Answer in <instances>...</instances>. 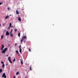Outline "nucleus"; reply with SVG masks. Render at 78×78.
Masks as SVG:
<instances>
[{
    "mask_svg": "<svg viewBox=\"0 0 78 78\" xmlns=\"http://www.w3.org/2000/svg\"><path fill=\"white\" fill-rule=\"evenodd\" d=\"M8 59L9 61V62L11 64H12V62H11V57H9L8 58Z\"/></svg>",
    "mask_w": 78,
    "mask_h": 78,
    "instance_id": "f257e3e1",
    "label": "nucleus"
},
{
    "mask_svg": "<svg viewBox=\"0 0 78 78\" xmlns=\"http://www.w3.org/2000/svg\"><path fill=\"white\" fill-rule=\"evenodd\" d=\"M2 77H4V78H6V74H5V73H4L2 75Z\"/></svg>",
    "mask_w": 78,
    "mask_h": 78,
    "instance_id": "f03ea898",
    "label": "nucleus"
},
{
    "mask_svg": "<svg viewBox=\"0 0 78 78\" xmlns=\"http://www.w3.org/2000/svg\"><path fill=\"white\" fill-rule=\"evenodd\" d=\"M4 44L2 45L1 48V50H3V49L4 48Z\"/></svg>",
    "mask_w": 78,
    "mask_h": 78,
    "instance_id": "7ed1b4c3",
    "label": "nucleus"
},
{
    "mask_svg": "<svg viewBox=\"0 0 78 78\" xmlns=\"http://www.w3.org/2000/svg\"><path fill=\"white\" fill-rule=\"evenodd\" d=\"M6 36H9V33L8 32V31L6 32Z\"/></svg>",
    "mask_w": 78,
    "mask_h": 78,
    "instance_id": "20e7f679",
    "label": "nucleus"
},
{
    "mask_svg": "<svg viewBox=\"0 0 78 78\" xmlns=\"http://www.w3.org/2000/svg\"><path fill=\"white\" fill-rule=\"evenodd\" d=\"M6 52V51L5 50H3L2 51V53H5Z\"/></svg>",
    "mask_w": 78,
    "mask_h": 78,
    "instance_id": "39448f33",
    "label": "nucleus"
},
{
    "mask_svg": "<svg viewBox=\"0 0 78 78\" xmlns=\"http://www.w3.org/2000/svg\"><path fill=\"white\" fill-rule=\"evenodd\" d=\"M18 20H19V21H20V22L21 21V18H20V17H19Z\"/></svg>",
    "mask_w": 78,
    "mask_h": 78,
    "instance_id": "423d86ee",
    "label": "nucleus"
},
{
    "mask_svg": "<svg viewBox=\"0 0 78 78\" xmlns=\"http://www.w3.org/2000/svg\"><path fill=\"white\" fill-rule=\"evenodd\" d=\"M16 14H19V11H18V10H17L16 11Z\"/></svg>",
    "mask_w": 78,
    "mask_h": 78,
    "instance_id": "0eeeda50",
    "label": "nucleus"
},
{
    "mask_svg": "<svg viewBox=\"0 0 78 78\" xmlns=\"http://www.w3.org/2000/svg\"><path fill=\"white\" fill-rule=\"evenodd\" d=\"M23 39H27V36H23Z\"/></svg>",
    "mask_w": 78,
    "mask_h": 78,
    "instance_id": "6e6552de",
    "label": "nucleus"
},
{
    "mask_svg": "<svg viewBox=\"0 0 78 78\" xmlns=\"http://www.w3.org/2000/svg\"><path fill=\"white\" fill-rule=\"evenodd\" d=\"M18 36L19 37H20V32H19V33L18 34Z\"/></svg>",
    "mask_w": 78,
    "mask_h": 78,
    "instance_id": "1a4fd4ad",
    "label": "nucleus"
},
{
    "mask_svg": "<svg viewBox=\"0 0 78 78\" xmlns=\"http://www.w3.org/2000/svg\"><path fill=\"white\" fill-rule=\"evenodd\" d=\"M19 72L18 71L16 73V75H19Z\"/></svg>",
    "mask_w": 78,
    "mask_h": 78,
    "instance_id": "9d476101",
    "label": "nucleus"
},
{
    "mask_svg": "<svg viewBox=\"0 0 78 78\" xmlns=\"http://www.w3.org/2000/svg\"><path fill=\"white\" fill-rule=\"evenodd\" d=\"M4 50H5V51H7V50H8V48H5Z\"/></svg>",
    "mask_w": 78,
    "mask_h": 78,
    "instance_id": "9b49d317",
    "label": "nucleus"
},
{
    "mask_svg": "<svg viewBox=\"0 0 78 78\" xmlns=\"http://www.w3.org/2000/svg\"><path fill=\"white\" fill-rule=\"evenodd\" d=\"M4 67H5V64H3L2 65V68H3Z\"/></svg>",
    "mask_w": 78,
    "mask_h": 78,
    "instance_id": "f8f14e48",
    "label": "nucleus"
},
{
    "mask_svg": "<svg viewBox=\"0 0 78 78\" xmlns=\"http://www.w3.org/2000/svg\"><path fill=\"white\" fill-rule=\"evenodd\" d=\"M9 17V16H7L5 18V19H8V18Z\"/></svg>",
    "mask_w": 78,
    "mask_h": 78,
    "instance_id": "ddd939ff",
    "label": "nucleus"
},
{
    "mask_svg": "<svg viewBox=\"0 0 78 78\" xmlns=\"http://www.w3.org/2000/svg\"><path fill=\"white\" fill-rule=\"evenodd\" d=\"M3 37H4V36L3 35H2L1 36V39H3Z\"/></svg>",
    "mask_w": 78,
    "mask_h": 78,
    "instance_id": "4468645a",
    "label": "nucleus"
},
{
    "mask_svg": "<svg viewBox=\"0 0 78 78\" xmlns=\"http://www.w3.org/2000/svg\"><path fill=\"white\" fill-rule=\"evenodd\" d=\"M30 70L31 71L32 70V68H31V66H30Z\"/></svg>",
    "mask_w": 78,
    "mask_h": 78,
    "instance_id": "2eb2a0df",
    "label": "nucleus"
},
{
    "mask_svg": "<svg viewBox=\"0 0 78 78\" xmlns=\"http://www.w3.org/2000/svg\"><path fill=\"white\" fill-rule=\"evenodd\" d=\"M23 41V38L22 39L20 40L21 42H22Z\"/></svg>",
    "mask_w": 78,
    "mask_h": 78,
    "instance_id": "dca6fc26",
    "label": "nucleus"
},
{
    "mask_svg": "<svg viewBox=\"0 0 78 78\" xmlns=\"http://www.w3.org/2000/svg\"><path fill=\"white\" fill-rule=\"evenodd\" d=\"M20 52L21 53H22V49L20 48Z\"/></svg>",
    "mask_w": 78,
    "mask_h": 78,
    "instance_id": "f3484780",
    "label": "nucleus"
},
{
    "mask_svg": "<svg viewBox=\"0 0 78 78\" xmlns=\"http://www.w3.org/2000/svg\"><path fill=\"white\" fill-rule=\"evenodd\" d=\"M10 36L11 37H12V36H13V35L12 34V33H10Z\"/></svg>",
    "mask_w": 78,
    "mask_h": 78,
    "instance_id": "a211bd4d",
    "label": "nucleus"
},
{
    "mask_svg": "<svg viewBox=\"0 0 78 78\" xmlns=\"http://www.w3.org/2000/svg\"><path fill=\"white\" fill-rule=\"evenodd\" d=\"M16 53L17 54H19V51H16Z\"/></svg>",
    "mask_w": 78,
    "mask_h": 78,
    "instance_id": "6ab92c4d",
    "label": "nucleus"
},
{
    "mask_svg": "<svg viewBox=\"0 0 78 78\" xmlns=\"http://www.w3.org/2000/svg\"><path fill=\"white\" fill-rule=\"evenodd\" d=\"M2 69H0V73H2Z\"/></svg>",
    "mask_w": 78,
    "mask_h": 78,
    "instance_id": "aec40b11",
    "label": "nucleus"
},
{
    "mask_svg": "<svg viewBox=\"0 0 78 78\" xmlns=\"http://www.w3.org/2000/svg\"><path fill=\"white\" fill-rule=\"evenodd\" d=\"M9 27H11V23H9Z\"/></svg>",
    "mask_w": 78,
    "mask_h": 78,
    "instance_id": "412c9836",
    "label": "nucleus"
},
{
    "mask_svg": "<svg viewBox=\"0 0 78 78\" xmlns=\"http://www.w3.org/2000/svg\"><path fill=\"white\" fill-rule=\"evenodd\" d=\"M16 61V58H14V59L13 60V62H14V61Z\"/></svg>",
    "mask_w": 78,
    "mask_h": 78,
    "instance_id": "4be33fe9",
    "label": "nucleus"
},
{
    "mask_svg": "<svg viewBox=\"0 0 78 78\" xmlns=\"http://www.w3.org/2000/svg\"><path fill=\"white\" fill-rule=\"evenodd\" d=\"M21 63L22 64H23V61H21Z\"/></svg>",
    "mask_w": 78,
    "mask_h": 78,
    "instance_id": "5701e85b",
    "label": "nucleus"
},
{
    "mask_svg": "<svg viewBox=\"0 0 78 78\" xmlns=\"http://www.w3.org/2000/svg\"><path fill=\"white\" fill-rule=\"evenodd\" d=\"M19 48H20H20H21V45H20L19 47Z\"/></svg>",
    "mask_w": 78,
    "mask_h": 78,
    "instance_id": "b1692460",
    "label": "nucleus"
},
{
    "mask_svg": "<svg viewBox=\"0 0 78 78\" xmlns=\"http://www.w3.org/2000/svg\"><path fill=\"white\" fill-rule=\"evenodd\" d=\"M11 27L9 26L8 28H7L8 29H10V28Z\"/></svg>",
    "mask_w": 78,
    "mask_h": 78,
    "instance_id": "393cba45",
    "label": "nucleus"
},
{
    "mask_svg": "<svg viewBox=\"0 0 78 78\" xmlns=\"http://www.w3.org/2000/svg\"><path fill=\"white\" fill-rule=\"evenodd\" d=\"M14 31H15L16 32V31H17V29H15L14 30Z\"/></svg>",
    "mask_w": 78,
    "mask_h": 78,
    "instance_id": "a878e982",
    "label": "nucleus"
},
{
    "mask_svg": "<svg viewBox=\"0 0 78 78\" xmlns=\"http://www.w3.org/2000/svg\"><path fill=\"white\" fill-rule=\"evenodd\" d=\"M12 29H11V31L10 33H12Z\"/></svg>",
    "mask_w": 78,
    "mask_h": 78,
    "instance_id": "bb28decb",
    "label": "nucleus"
},
{
    "mask_svg": "<svg viewBox=\"0 0 78 78\" xmlns=\"http://www.w3.org/2000/svg\"><path fill=\"white\" fill-rule=\"evenodd\" d=\"M1 64H3L4 62H1Z\"/></svg>",
    "mask_w": 78,
    "mask_h": 78,
    "instance_id": "cd10ccee",
    "label": "nucleus"
},
{
    "mask_svg": "<svg viewBox=\"0 0 78 78\" xmlns=\"http://www.w3.org/2000/svg\"><path fill=\"white\" fill-rule=\"evenodd\" d=\"M29 51H31V49H30L29 48Z\"/></svg>",
    "mask_w": 78,
    "mask_h": 78,
    "instance_id": "c85d7f7f",
    "label": "nucleus"
},
{
    "mask_svg": "<svg viewBox=\"0 0 78 78\" xmlns=\"http://www.w3.org/2000/svg\"><path fill=\"white\" fill-rule=\"evenodd\" d=\"M6 66H8V63H6L5 64Z\"/></svg>",
    "mask_w": 78,
    "mask_h": 78,
    "instance_id": "c756f323",
    "label": "nucleus"
},
{
    "mask_svg": "<svg viewBox=\"0 0 78 78\" xmlns=\"http://www.w3.org/2000/svg\"><path fill=\"white\" fill-rule=\"evenodd\" d=\"M7 9H8V10H9V7L7 8Z\"/></svg>",
    "mask_w": 78,
    "mask_h": 78,
    "instance_id": "7c9ffc66",
    "label": "nucleus"
},
{
    "mask_svg": "<svg viewBox=\"0 0 78 78\" xmlns=\"http://www.w3.org/2000/svg\"><path fill=\"white\" fill-rule=\"evenodd\" d=\"M17 45V43H16V44H15V46H16V45Z\"/></svg>",
    "mask_w": 78,
    "mask_h": 78,
    "instance_id": "2f4dec72",
    "label": "nucleus"
},
{
    "mask_svg": "<svg viewBox=\"0 0 78 78\" xmlns=\"http://www.w3.org/2000/svg\"><path fill=\"white\" fill-rule=\"evenodd\" d=\"M2 5V3L0 2V5Z\"/></svg>",
    "mask_w": 78,
    "mask_h": 78,
    "instance_id": "473e14b6",
    "label": "nucleus"
},
{
    "mask_svg": "<svg viewBox=\"0 0 78 78\" xmlns=\"http://www.w3.org/2000/svg\"><path fill=\"white\" fill-rule=\"evenodd\" d=\"M11 27L12 28H13V26H12Z\"/></svg>",
    "mask_w": 78,
    "mask_h": 78,
    "instance_id": "72a5a7b5",
    "label": "nucleus"
},
{
    "mask_svg": "<svg viewBox=\"0 0 78 78\" xmlns=\"http://www.w3.org/2000/svg\"><path fill=\"white\" fill-rule=\"evenodd\" d=\"M16 78V76H14V78Z\"/></svg>",
    "mask_w": 78,
    "mask_h": 78,
    "instance_id": "f704fd0d",
    "label": "nucleus"
},
{
    "mask_svg": "<svg viewBox=\"0 0 78 78\" xmlns=\"http://www.w3.org/2000/svg\"><path fill=\"white\" fill-rule=\"evenodd\" d=\"M7 56H8V55H7Z\"/></svg>",
    "mask_w": 78,
    "mask_h": 78,
    "instance_id": "c9c22d12",
    "label": "nucleus"
},
{
    "mask_svg": "<svg viewBox=\"0 0 78 78\" xmlns=\"http://www.w3.org/2000/svg\"><path fill=\"white\" fill-rule=\"evenodd\" d=\"M1 26V24H0V27Z\"/></svg>",
    "mask_w": 78,
    "mask_h": 78,
    "instance_id": "e433bc0d",
    "label": "nucleus"
},
{
    "mask_svg": "<svg viewBox=\"0 0 78 78\" xmlns=\"http://www.w3.org/2000/svg\"><path fill=\"white\" fill-rule=\"evenodd\" d=\"M25 78H27V77H25Z\"/></svg>",
    "mask_w": 78,
    "mask_h": 78,
    "instance_id": "4c0bfd02",
    "label": "nucleus"
}]
</instances>
